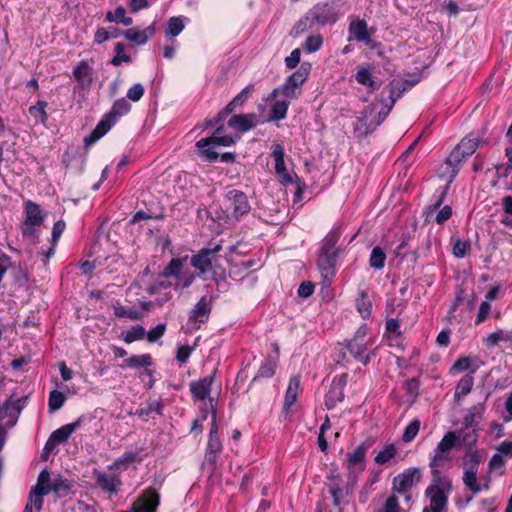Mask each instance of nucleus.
Returning a JSON list of instances; mask_svg holds the SVG:
<instances>
[{
    "label": "nucleus",
    "instance_id": "obj_1",
    "mask_svg": "<svg viewBox=\"0 0 512 512\" xmlns=\"http://www.w3.org/2000/svg\"><path fill=\"white\" fill-rule=\"evenodd\" d=\"M480 143L479 137H472L471 135L468 137H465L461 140V142L454 148V150L450 153L446 161L441 167L440 171V177H444V174L446 172L449 173V177L447 179L446 186L441 191L438 199L433 204V208L437 209L441 206V204L444 201L446 192L449 188L450 183L454 180L458 173V166L468 156H471L476 149L478 148Z\"/></svg>",
    "mask_w": 512,
    "mask_h": 512
},
{
    "label": "nucleus",
    "instance_id": "obj_2",
    "mask_svg": "<svg viewBox=\"0 0 512 512\" xmlns=\"http://www.w3.org/2000/svg\"><path fill=\"white\" fill-rule=\"evenodd\" d=\"M390 103H383V100L372 103L367 107L354 124V133L357 137L367 136L373 132L389 115L395 99L390 94Z\"/></svg>",
    "mask_w": 512,
    "mask_h": 512
},
{
    "label": "nucleus",
    "instance_id": "obj_3",
    "mask_svg": "<svg viewBox=\"0 0 512 512\" xmlns=\"http://www.w3.org/2000/svg\"><path fill=\"white\" fill-rule=\"evenodd\" d=\"M222 249L220 244L215 245L213 248H203L191 259L192 266L198 270V274L204 280L221 278L224 271L218 273L216 253Z\"/></svg>",
    "mask_w": 512,
    "mask_h": 512
},
{
    "label": "nucleus",
    "instance_id": "obj_4",
    "mask_svg": "<svg viewBox=\"0 0 512 512\" xmlns=\"http://www.w3.org/2000/svg\"><path fill=\"white\" fill-rule=\"evenodd\" d=\"M310 71L311 64L303 62L300 67L285 80L282 86L275 88L271 92L270 98H276L279 95H283L287 99L298 98L301 94V87L308 79Z\"/></svg>",
    "mask_w": 512,
    "mask_h": 512
},
{
    "label": "nucleus",
    "instance_id": "obj_5",
    "mask_svg": "<svg viewBox=\"0 0 512 512\" xmlns=\"http://www.w3.org/2000/svg\"><path fill=\"white\" fill-rule=\"evenodd\" d=\"M224 127H218L214 134L211 137L203 138L197 141L196 147L198 148L200 154L205 158V160L209 162H213L218 158V153L214 151V146H231L237 140L240 139V136L236 134L232 135H223Z\"/></svg>",
    "mask_w": 512,
    "mask_h": 512
},
{
    "label": "nucleus",
    "instance_id": "obj_6",
    "mask_svg": "<svg viewBox=\"0 0 512 512\" xmlns=\"http://www.w3.org/2000/svg\"><path fill=\"white\" fill-rule=\"evenodd\" d=\"M366 332L367 328L365 326L360 327L355 336L345 344L354 359L363 365H367L370 362L373 355L372 348L375 344L374 338L366 339Z\"/></svg>",
    "mask_w": 512,
    "mask_h": 512
},
{
    "label": "nucleus",
    "instance_id": "obj_7",
    "mask_svg": "<svg viewBox=\"0 0 512 512\" xmlns=\"http://www.w3.org/2000/svg\"><path fill=\"white\" fill-rule=\"evenodd\" d=\"M480 462L481 456L476 451L468 453L463 460L464 472L462 480L467 489L473 494L489 489L488 483L480 484L477 481Z\"/></svg>",
    "mask_w": 512,
    "mask_h": 512
},
{
    "label": "nucleus",
    "instance_id": "obj_8",
    "mask_svg": "<svg viewBox=\"0 0 512 512\" xmlns=\"http://www.w3.org/2000/svg\"><path fill=\"white\" fill-rule=\"evenodd\" d=\"M212 402L213 400L210 399V413L212 421L205 454V462L209 463L212 466V468H214L223 446L218 434L217 410Z\"/></svg>",
    "mask_w": 512,
    "mask_h": 512
},
{
    "label": "nucleus",
    "instance_id": "obj_9",
    "mask_svg": "<svg viewBox=\"0 0 512 512\" xmlns=\"http://www.w3.org/2000/svg\"><path fill=\"white\" fill-rule=\"evenodd\" d=\"M445 488H450L449 480L434 482L426 489V495L430 498V509L425 507L423 512H442L447 504Z\"/></svg>",
    "mask_w": 512,
    "mask_h": 512
},
{
    "label": "nucleus",
    "instance_id": "obj_10",
    "mask_svg": "<svg viewBox=\"0 0 512 512\" xmlns=\"http://www.w3.org/2000/svg\"><path fill=\"white\" fill-rule=\"evenodd\" d=\"M44 221V215L39 205L32 201L25 203V220L23 222L22 234L24 237H33L36 227L41 226Z\"/></svg>",
    "mask_w": 512,
    "mask_h": 512
},
{
    "label": "nucleus",
    "instance_id": "obj_11",
    "mask_svg": "<svg viewBox=\"0 0 512 512\" xmlns=\"http://www.w3.org/2000/svg\"><path fill=\"white\" fill-rule=\"evenodd\" d=\"M284 156L285 150L283 145L279 142L274 143L272 146V157L275 162V173L283 185H289L295 182L297 175L294 172L287 171Z\"/></svg>",
    "mask_w": 512,
    "mask_h": 512
},
{
    "label": "nucleus",
    "instance_id": "obj_12",
    "mask_svg": "<svg viewBox=\"0 0 512 512\" xmlns=\"http://www.w3.org/2000/svg\"><path fill=\"white\" fill-rule=\"evenodd\" d=\"M421 480V470L413 467L406 469L393 479V490L398 493H406L415 484Z\"/></svg>",
    "mask_w": 512,
    "mask_h": 512
},
{
    "label": "nucleus",
    "instance_id": "obj_13",
    "mask_svg": "<svg viewBox=\"0 0 512 512\" xmlns=\"http://www.w3.org/2000/svg\"><path fill=\"white\" fill-rule=\"evenodd\" d=\"M347 374L335 376L332 380L331 387L325 396V405L331 409L338 402L344 399V388L347 384Z\"/></svg>",
    "mask_w": 512,
    "mask_h": 512
},
{
    "label": "nucleus",
    "instance_id": "obj_14",
    "mask_svg": "<svg viewBox=\"0 0 512 512\" xmlns=\"http://www.w3.org/2000/svg\"><path fill=\"white\" fill-rule=\"evenodd\" d=\"M211 309V300L205 296L201 297L189 315V324L192 325L191 328L198 329L201 323L206 322L211 313Z\"/></svg>",
    "mask_w": 512,
    "mask_h": 512
},
{
    "label": "nucleus",
    "instance_id": "obj_15",
    "mask_svg": "<svg viewBox=\"0 0 512 512\" xmlns=\"http://www.w3.org/2000/svg\"><path fill=\"white\" fill-rule=\"evenodd\" d=\"M309 15H311L317 26L331 24L336 22L338 19V14L335 8L327 3L314 6L309 11Z\"/></svg>",
    "mask_w": 512,
    "mask_h": 512
},
{
    "label": "nucleus",
    "instance_id": "obj_16",
    "mask_svg": "<svg viewBox=\"0 0 512 512\" xmlns=\"http://www.w3.org/2000/svg\"><path fill=\"white\" fill-rule=\"evenodd\" d=\"M25 402L26 398L14 399L13 396L9 397L3 406L0 407V420H4V418L8 416L9 419L6 424L13 426L16 423L19 413L24 408Z\"/></svg>",
    "mask_w": 512,
    "mask_h": 512
},
{
    "label": "nucleus",
    "instance_id": "obj_17",
    "mask_svg": "<svg viewBox=\"0 0 512 512\" xmlns=\"http://www.w3.org/2000/svg\"><path fill=\"white\" fill-rule=\"evenodd\" d=\"M81 421L77 420L75 422L66 424L57 430H55L49 437L44 450L51 451L57 444L64 443L68 440L71 434L80 426Z\"/></svg>",
    "mask_w": 512,
    "mask_h": 512
},
{
    "label": "nucleus",
    "instance_id": "obj_18",
    "mask_svg": "<svg viewBox=\"0 0 512 512\" xmlns=\"http://www.w3.org/2000/svg\"><path fill=\"white\" fill-rule=\"evenodd\" d=\"M228 200L235 218H240L250 211V205L247 196L238 190H232L228 193Z\"/></svg>",
    "mask_w": 512,
    "mask_h": 512
},
{
    "label": "nucleus",
    "instance_id": "obj_19",
    "mask_svg": "<svg viewBox=\"0 0 512 512\" xmlns=\"http://www.w3.org/2000/svg\"><path fill=\"white\" fill-rule=\"evenodd\" d=\"M213 381L212 376H207L190 383V392L194 401H203L209 397Z\"/></svg>",
    "mask_w": 512,
    "mask_h": 512
},
{
    "label": "nucleus",
    "instance_id": "obj_20",
    "mask_svg": "<svg viewBox=\"0 0 512 512\" xmlns=\"http://www.w3.org/2000/svg\"><path fill=\"white\" fill-rule=\"evenodd\" d=\"M146 452L144 449H134V450H127L123 455L115 460L112 466L110 468H127L132 464L141 462L146 457Z\"/></svg>",
    "mask_w": 512,
    "mask_h": 512
},
{
    "label": "nucleus",
    "instance_id": "obj_21",
    "mask_svg": "<svg viewBox=\"0 0 512 512\" xmlns=\"http://www.w3.org/2000/svg\"><path fill=\"white\" fill-rule=\"evenodd\" d=\"M336 257L334 254H327L320 252L317 265L323 279L326 282H330L335 274Z\"/></svg>",
    "mask_w": 512,
    "mask_h": 512
},
{
    "label": "nucleus",
    "instance_id": "obj_22",
    "mask_svg": "<svg viewBox=\"0 0 512 512\" xmlns=\"http://www.w3.org/2000/svg\"><path fill=\"white\" fill-rule=\"evenodd\" d=\"M257 124L256 114L233 115L228 120V126L238 132H247Z\"/></svg>",
    "mask_w": 512,
    "mask_h": 512
},
{
    "label": "nucleus",
    "instance_id": "obj_23",
    "mask_svg": "<svg viewBox=\"0 0 512 512\" xmlns=\"http://www.w3.org/2000/svg\"><path fill=\"white\" fill-rule=\"evenodd\" d=\"M452 459L451 453L443 452L438 449H435L434 456L430 461V467L433 473L434 482H442L445 480L441 477L440 472L441 469Z\"/></svg>",
    "mask_w": 512,
    "mask_h": 512
},
{
    "label": "nucleus",
    "instance_id": "obj_24",
    "mask_svg": "<svg viewBox=\"0 0 512 512\" xmlns=\"http://www.w3.org/2000/svg\"><path fill=\"white\" fill-rule=\"evenodd\" d=\"M96 483L105 492L116 493L121 485V480L114 473L96 472Z\"/></svg>",
    "mask_w": 512,
    "mask_h": 512
},
{
    "label": "nucleus",
    "instance_id": "obj_25",
    "mask_svg": "<svg viewBox=\"0 0 512 512\" xmlns=\"http://www.w3.org/2000/svg\"><path fill=\"white\" fill-rule=\"evenodd\" d=\"M154 34L155 26L152 24L143 30L138 28H130L124 32V37L130 42L136 43L138 45H144Z\"/></svg>",
    "mask_w": 512,
    "mask_h": 512
},
{
    "label": "nucleus",
    "instance_id": "obj_26",
    "mask_svg": "<svg viewBox=\"0 0 512 512\" xmlns=\"http://www.w3.org/2000/svg\"><path fill=\"white\" fill-rule=\"evenodd\" d=\"M116 122H112V118L106 114V116L97 124L95 129L84 139V143L86 146H90L102 138L115 124Z\"/></svg>",
    "mask_w": 512,
    "mask_h": 512
},
{
    "label": "nucleus",
    "instance_id": "obj_27",
    "mask_svg": "<svg viewBox=\"0 0 512 512\" xmlns=\"http://www.w3.org/2000/svg\"><path fill=\"white\" fill-rule=\"evenodd\" d=\"M116 122H112V118L106 114V116L97 124L95 129L84 139V143L86 146H90L102 138L115 124Z\"/></svg>",
    "mask_w": 512,
    "mask_h": 512
},
{
    "label": "nucleus",
    "instance_id": "obj_28",
    "mask_svg": "<svg viewBox=\"0 0 512 512\" xmlns=\"http://www.w3.org/2000/svg\"><path fill=\"white\" fill-rule=\"evenodd\" d=\"M366 449L363 445H359L352 453L347 456V468L350 473L364 470V459Z\"/></svg>",
    "mask_w": 512,
    "mask_h": 512
},
{
    "label": "nucleus",
    "instance_id": "obj_29",
    "mask_svg": "<svg viewBox=\"0 0 512 512\" xmlns=\"http://www.w3.org/2000/svg\"><path fill=\"white\" fill-rule=\"evenodd\" d=\"M73 76L82 88H89L92 84V69L87 61H81L73 70Z\"/></svg>",
    "mask_w": 512,
    "mask_h": 512
},
{
    "label": "nucleus",
    "instance_id": "obj_30",
    "mask_svg": "<svg viewBox=\"0 0 512 512\" xmlns=\"http://www.w3.org/2000/svg\"><path fill=\"white\" fill-rule=\"evenodd\" d=\"M300 390V378L299 376L291 377L286 390L284 399V411L288 413L291 407L296 403L297 396Z\"/></svg>",
    "mask_w": 512,
    "mask_h": 512
},
{
    "label": "nucleus",
    "instance_id": "obj_31",
    "mask_svg": "<svg viewBox=\"0 0 512 512\" xmlns=\"http://www.w3.org/2000/svg\"><path fill=\"white\" fill-rule=\"evenodd\" d=\"M475 371L476 368H473L471 373L464 375L457 383L454 394L455 400L457 402L460 401L461 397L466 396L471 392L474 385L473 373Z\"/></svg>",
    "mask_w": 512,
    "mask_h": 512
},
{
    "label": "nucleus",
    "instance_id": "obj_32",
    "mask_svg": "<svg viewBox=\"0 0 512 512\" xmlns=\"http://www.w3.org/2000/svg\"><path fill=\"white\" fill-rule=\"evenodd\" d=\"M349 32L357 41L364 42L366 44L371 42V37L367 30V24L364 20L352 22L349 26Z\"/></svg>",
    "mask_w": 512,
    "mask_h": 512
},
{
    "label": "nucleus",
    "instance_id": "obj_33",
    "mask_svg": "<svg viewBox=\"0 0 512 512\" xmlns=\"http://www.w3.org/2000/svg\"><path fill=\"white\" fill-rule=\"evenodd\" d=\"M48 103L43 100H39L35 105L29 107V115L33 118L34 123L45 125L48 120L46 108Z\"/></svg>",
    "mask_w": 512,
    "mask_h": 512
},
{
    "label": "nucleus",
    "instance_id": "obj_34",
    "mask_svg": "<svg viewBox=\"0 0 512 512\" xmlns=\"http://www.w3.org/2000/svg\"><path fill=\"white\" fill-rule=\"evenodd\" d=\"M355 78L359 84L367 86L371 90H375L379 87L378 82L374 79L371 69L368 66L359 67Z\"/></svg>",
    "mask_w": 512,
    "mask_h": 512
},
{
    "label": "nucleus",
    "instance_id": "obj_35",
    "mask_svg": "<svg viewBox=\"0 0 512 512\" xmlns=\"http://www.w3.org/2000/svg\"><path fill=\"white\" fill-rule=\"evenodd\" d=\"M130 110V103L125 98H119L113 103L107 115L112 118V122H117L120 117L129 113Z\"/></svg>",
    "mask_w": 512,
    "mask_h": 512
},
{
    "label": "nucleus",
    "instance_id": "obj_36",
    "mask_svg": "<svg viewBox=\"0 0 512 512\" xmlns=\"http://www.w3.org/2000/svg\"><path fill=\"white\" fill-rule=\"evenodd\" d=\"M340 238L339 230H332L322 241L320 252L337 255L336 244Z\"/></svg>",
    "mask_w": 512,
    "mask_h": 512
},
{
    "label": "nucleus",
    "instance_id": "obj_37",
    "mask_svg": "<svg viewBox=\"0 0 512 512\" xmlns=\"http://www.w3.org/2000/svg\"><path fill=\"white\" fill-rule=\"evenodd\" d=\"M185 18L183 16H175L171 17L168 20L166 29H165V35L168 38H173L178 36L185 27Z\"/></svg>",
    "mask_w": 512,
    "mask_h": 512
},
{
    "label": "nucleus",
    "instance_id": "obj_38",
    "mask_svg": "<svg viewBox=\"0 0 512 512\" xmlns=\"http://www.w3.org/2000/svg\"><path fill=\"white\" fill-rule=\"evenodd\" d=\"M356 308L364 319H368L372 314V304L364 290L359 292V297L356 299Z\"/></svg>",
    "mask_w": 512,
    "mask_h": 512
},
{
    "label": "nucleus",
    "instance_id": "obj_39",
    "mask_svg": "<svg viewBox=\"0 0 512 512\" xmlns=\"http://www.w3.org/2000/svg\"><path fill=\"white\" fill-rule=\"evenodd\" d=\"M486 409L485 403H478L468 409L467 414L465 416V423L467 426H473L477 424L484 414Z\"/></svg>",
    "mask_w": 512,
    "mask_h": 512
},
{
    "label": "nucleus",
    "instance_id": "obj_40",
    "mask_svg": "<svg viewBox=\"0 0 512 512\" xmlns=\"http://www.w3.org/2000/svg\"><path fill=\"white\" fill-rule=\"evenodd\" d=\"M289 108V101L276 100L270 109V119L279 121L286 117Z\"/></svg>",
    "mask_w": 512,
    "mask_h": 512
},
{
    "label": "nucleus",
    "instance_id": "obj_41",
    "mask_svg": "<svg viewBox=\"0 0 512 512\" xmlns=\"http://www.w3.org/2000/svg\"><path fill=\"white\" fill-rule=\"evenodd\" d=\"M314 26H317L316 23H314V20L312 19L311 15H309V12L300 19L295 26L292 29L291 34L294 37H298L302 33L306 32L308 29L313 28Z\"/></svg>",
    "mask_w": 512,
    "mask_h": 512
},
{
    "label": "nucleus",
    "instance_id": "obj_42",
    "mask_svg": "<svg viewBox=\"0 0 512 512\" xmlns=\"http://www.w3.org/2000/svg\"><path fill=\"white\" fill-rule=\"evenodd\" d=\"M125 365L130 368L148 367L152 365L149 354L133 355L125 360Z\"/></svg>",
    "mask_w": 512,
    "mask_h": 512
},
{
    "label": "nucleus",
    "instance_id": "obj_43",
    "mask_svg": "<svg viewBox=\"0 0 512 512\" xmlns=\"http://www.w3.org/2000/svg\"><path fill=\"white\" fill-rule=\"evenodd\" d=\"M386 260L385 252L378 246L374 247L371 251L369 264L372 268L380 270L384 267Z\"/></svg>",
    "mask_w": 512,
    "mask_h": 512
},
{
    "label": "nucleus",
    "instance_id": "obj_44",
    "mask_svg": "<svg viewBox=\"0 0 512 512\" xmlns=\"http://www.w3.org/2000/svg\"><path fill=\"white\" fill-rule=\"evenodd\" d=\"M457 439L458 437L455 432H448L438 443L436 449L443 452L451 453V450L456 445Z\"/></svg>",
    "mask_w": 512,
    "mask_h": 512
},
{
    "label": "nucleus",
    "instance_id": "obj_45",
    "mask_svg": "<svg viewBox=\"0 0 512 512\" xmlns=\"http://www.w3.org/2000/svg\"><path fill=\"white\" fill-rule=\"evenodd\" d=\"M65 400H66V397L62 392H60L58 390L51 391L50 395H49V402H48L49 411L55 412V411L59 410L65 403Z\"/></svg>",
    "mask_w": 512,
    "mask_h": 512
},
{
    "label": "nucleus",
    "instance_id": "obj_46",
    "mask_svg": "<svg viewBox=\"0 0 512 512\" xmlns=\"http://www.w3.org/2000/svg\"><path fill=\"white\" fill-rule=\"evenodd\" d=\"M323 44V38L319 34L310 35L306 38L303 48L307 53L318 51Z\"/></svg>",
    "mask_w": 512,
    "mask_h": 512
},
{
    "label": "nucleus",
    "instance_id": "obj_47",
    "mask_svg": "<svg viewBox=\"0 0 512 512\" xmlns=\"http://www.w3.org/2000/svg\"><path fill=\"white\" fill-rule=\"evenodd\" d=\"M396 455V448L393 444L386 445L382 450L375 456V462L377 464H385L390 461Z\"/></svg>",
    "mask_w": 512,
    "mask_h": 512
},
{
    "label": "nucleus",
    "instance_id": "obj_48",
    "mask_svg": "<svg viewBox=\"0 0 512 512\" xmlns=\"http://www.w3.org/2000/svg\"><path fill=\"white\" fill-rule=\"evenodd\" d=\"M183 261L178 258H174L171 260L169 265L163 271V277H177L181 275V271L183 270Z\"/></svg>",
    "mask_w": 512,
    "mask_h": 512
},
{
    "label": "nucleus",
    "instance_id": "obj_49",
    "mask_svg": "<svg viewBox=\"0 0 512 512\" xmlns=\"http://www.w3.org/2000/svg\"><path fill=\"white\" fill-rule=\"evenodd\" d=\"M146 335V330L143 326L137 325L132 327L126 334L123 336V340L130 344L137 340H142Z\"/></svg>",
    "mask_w": 512,
    "mask_h": 512
},
{
    "label": "nucleus",
    "instance_id": "obj_50",
    "mask_svg": "<svg viewBox=\"0 0 512 512\" xmlns=\"http://www.w3.org/2000/svg\"><path fill=\"white\" fill-rule=\"evenodd\" d=\"M114 313L117 317L128 318L130 320H139L142 318V313L131 308H125L123 306H115Z\"/></svg>",
    "mask_w": 512,
    "mask_h": 512
},
{
    "label": "nucleus",
    "instance_id": "obj_51",
    "mask_svg": "<svg viewBox=\"0 0 512 512\" xmlns=\"http://www.w3.org/2000/svg\"><path fill=\"white\" fill-rule=\"evenodd\" d=\"M34 489L38 491H42V493H48L51 491L50 485V474L47 470H43L40 472L37 480V484Z\"/></svg>",
    "mask_w": 512,
    "mask_h": 512
},
{
    "label": "nucleus",
    "instance_id": "obj_52",
    "mask_svg": "<svg viewBox=\"0 0 512 512\" xmlns=\"http://www.w3.org/2000/svg\"><path fill=\"white\" fill-rule=\"evenodd\" d=\"M48 493H42V491H38L36 489H32L29 495V501L26 505H30V509L34 507L36 511H40L43 506V496Z\"/></svg>",
    "mask_w": 512,
    "mask_h": 512
},
{
    "label": "nucleus",
    "instance_id": "obj_53",
    "mask_svg": "<svg viewBox=\"0 0 512 512\" xmlns=\"http://www.w3.org/2000/svg\"><path fill=\"white\" fill-rule=\"evenodd\" d=\"M419 429H420V421L417 419L411 421L408 424V426L405 428V431H404L403 437H402L403 441L407 442V443L411 442L418 434Z\"/></svg>",
    "mask_w": 512,
    "mask_h": 512
},
{
    "label": "nucleus",
    "instance_id": "obj_54",
    "mask_svg": "<svg viewBox=\"0 0 512 512\" xmlns=\"http://www.w3.org/2000/svg\"><path fill=\"white\" fill-rule=\"evenodd\" d=\"M124 48L125 47L122 43H117L115 45L116 55L113 57V59L111 61L112 65L119 66L122 63H130L131 62V57L123 53Z\"/></svg>",
    "mask_w": 512,
    "mask_h": 512
},
{
    "label": "nucleus",
    "instance_id": "obj_55",
    "mask_svg": "<svg viewBox=\"0 0 512 512\" xmlns=\"http://www.w3.org/2000/svg\"><path fill=\"white\" fill-rule=\"evenodd\" d=\"M508 335L503 330H497L495 332L490 333L484 338V343L488 347L497 346L501 341L506 340Z\"/></svg>",
    "mask_w": 512,
    "mask_h": 512
},
{
    "label": "nucleus",
    "instance_id": "obj_56",
    "mask_svg": "<svg viewBox=\"0 0 512 512\" xmlns=\"http://www.w3.org/2000/svg\"><path fill=\"white\" fill-rule=\"evenodd\" d=\"M144 91L143 85L136 83L128 89L127 98L133 102H137L143 97Z\"/></svg>",
    "mask_w": 512,
    "mask_h": 512
},
{
    "label": "nucleus",
    "instance_id": "obj_57",
    "mask_svg": "<svg viewBox=\"0 0 512 512\" xmlns=\"http://www.w3.org/2000/svg\"><path fill=\"white\" fill-rule=\"evenodd\" d=\"M166 325L161 323L146 333L149 342L153 343L158 341L165 333Z\"/></svg>",
    "mask_w": 512,
    "mask_h": 512
},
{
    "label": "nucleus",
    "instance_id": "obj_58",
    "mask_svg": "<svg viewBox=\"0 0 512 512\" xmlns=\"http://www.w3.org/2000/svg\"><path fill=\"white\" fill-rule=\"evenodd\" d=\"M471 366L472 360L470 357H460L456 360L451 369L456 371H471Z\"/></svg>",
    "mask_w": 512,
    "mask_h": 512
},
{
    "label": "nucleus",
    "instance_id": "obj_59",
    "mask_svg": "<svg viewBox=\"0 0 512 512\" xmlns=\"http://www.w3.org/2000/svg\"><path fill=\"white\" fill-rule=\"evenodd\" d=\"M126 15V10L124 7L119 6L115 9L114 12L109 11L106 14V20L108 22L120 23L123 17Z\"/></svg>",
    "mask_w": 512,
    "mask_h": 512
},
{
    "label": "nucleus",
    "instance_id": "obj_60",
    "mask_svg": "<svg viewBox=\"0 0 512 512\" xmlns=\"http://www.w3.org/2000/svg\"><path fill=\"white\" fill-rule=\"evenodd\" d=\"M491 311V305L488 301H483L480 304L479 311L476 317V324H480L485 321Z\"/></svg>",
    "mask_w": 512,
    "mask_h": 512
},
{
    "label": "nucleus",
    "instance_id": "obj_61",
    "mask_svg": "<svg viewBox=\"0 0 512 512\" xmlns=\"http://www.w3.org/2000/svg\"><path fill=\"white\" fill-rule=\"evenodd\" d=\"M301 57L300 49H294L289 56L285 58V65L287 68L293 69L295 68L299 62Z\"/></svg>",
    "mask_w": 512,
    "mask_h": 512
},
{
    "label": "nucleus",
    "instance_id": "obj_62",
    "mask_svg": "<svg viewBox=\"0 0 512 512\" xmlns=\"http://www.w3.org/2000/svg\"><path fill=\"white\" fill-rule=\"evenodd\" d=\"M110 38H116V34H110V30H106V28H100L95 32L94 42L97 44H102Z\"/></svg>",
    "mask_w": 512,
    "mask_h": 512
},
{
    "label": "nucleus",
    "instance_id": "obj_63",
    "mask_svg": "<svg viewBox=\"0 0 512 512\" xmlns=\"http://www.w3.org/2000/svg\"><path fill=\"white\" fill-rule=\"evenodd\" d=\"M65 222L62 220L57 221L52 229V240L51 242H54V245H57L58 240L60 239L61 235L63 234L65 230Z\"/></svg>",
    "mask_w": 512,
    "mask_h": 512
},
{
    "label": "nucleus",
    "instance_id": "obj_64",
    "mask_svg": "<svg viewBox=\"0 0 512 512\" xmlns=\"http://www.w3.org/2000/svg\"><path fill=\"white\" fill-rule=\"evenodd\" d=\"M497 452L502 454L503 457L512 458V441H503L497 447Z\"/></svg>",
    "mask_w": 512,
    "mask_h": 512
}]
</instances>
